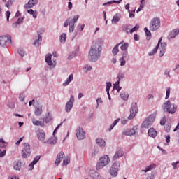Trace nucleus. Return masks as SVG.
Returning a JSON list of instances; mask_svg holds the SVG:
<instances>
[{"label":"nucleus","instance_id":"nucleus-45","mask_svg":"<svg viewBox=\"0 0 179 179\" xmlns=\"http://www.w3.org/2000/svg\"><path fill=\"white\" fill-rule=\"evenodd\" d=\"M40 159H41V156H36L34 160H33V163L34 164H36V163H38V161L40 160Z\"/></svg>","mask_w":179,"mask_h":179},{"label":"nucleus","instance_id":"nucleus-31","mask_svg":"<svg viewBox=\"0 0 179 179\" xmlns=\"http://www.w3.org/2000/svg\"><path fill=\"white\" fill-rule=\"evenodd\" d=\"M57 143L54 137H50L48 141H44V143H49L50 145H54Z\"/></svg>","mask_w":179,"mask_h":179},{"label":"nucleus","instance_id":"nucleus-35","mask_svg":"<svg viewBox=\"0 0 179 179\" xmlns=\"http://www.w3.org/2000/svg\"><path fill=\"white\" fill-rule=\"evenodd\" d=\"M22 22H23V18H18V20L13 24V27H17V26H19Z\"/></svg>","mask_w":179,"mask_h":179},{"label":"nucleus","instance_id":"nucleus-15","mask_svg":"<svg viewBox=\"0 0 179 179\" xmlns=\"http://www.w3.org/2000/svg\"><path fill=\"white\" fill-rule=\"evenodd\" d=\"M38 3V0H29L27 4L24 5L26 9H29V8H33L34 5Z\"/></svg>","mask_w":179,"mask_h":179},{"label":"nucleus","instance_id":"nucleus-5","mask_svg":"<svg viewBox=\"0 0 179 179\" xmlns=\"http://www.w3.org/2000/svg\"><path fill=\"white\" fill-rule=\"evenodd\" d=\"M110 162V157H108V155L103 156L100 158V162L98 163L96 166V170H100V169H103L104 166H107L108 163Z\"/></svg>","mask_w":179,"mask_h":179},{"label":"nucleus","instance_id":"nucleus-29","mask_svg":"<svg viewBox=\"0 0 179 179\" xmlns=\"http://www.w3.org/2000/svg\"><path fill=\"white\" fill-rule=\"evenodd\" d=\"M179 34V29H173L170 34V38H174Z\"/></svg>","mask_w":179,"mask_h":179},{"label":"nucleus","instance_id":"nucleus-1","mask_svg":"<svg viewBox=\"0 0 179 179\" xmlns=\"http://www.w3.org/2000/svg\"><path fill=\"white\" fill-rule=\"evenodd\" d=\"M101 53V46L99 43H95L94 45L91 46L89 54L88 59L94 62L100 58V54Z\"/></svg>","mask_w":179,"mask_h":179},{"label":"nucleus","instance_id":"nucleus-47","mask_svg":"<svg viewBox=\"0 0 179 179\" xmlns=\"http://www.w3.org/2000/svg\"><path fill=\"white\" fill-rule=\"evenodd\" d=\"M13 5V1L12 0H9L5 5L8 9H9V6H12Z\"/></svg>","mask_w":179,"mask_h":179},{"label":"nucleus","instance_id":"nucleus-56","mask_svg":"<svg viewBox=\"0 0 179 179\" xmlns=\"http://www.w3.org/2000/svg\"><path fill=\"white\" fill-rule=\"evenodd\" d=\"M164 124H166V117H164L162 120L160 121L161 125H164Z\"/></svg>","mask_w":179,"mask_h":179},{"label":"nucleus","instance_id":"nucleus-57","mask_svg":"<svg viewBox=\"0 0 179 179\" xmlns=\"http://www.w3.org/2000/svg\"><path fill=\"white\" fill-rule=\"evenodd\" d=\"M34 162H31L29 165V170H33V169H34Z\"/></svg>","mask_w":179,"mask_h":179},{"label":"nucleus","instance_id":"nucleus-24","mask_svg":"<svg viewBox=\"0 0 179 179\" xmlns=\"http://www.w3.org/2000/svg\"><path fill=\"white\" fill-rule=\"evenodd\" d=\"M96 143L99 145V146L102 148V149L106 147V141L103 140L102 138H97Z\"/></svg>","mask_w":179,"mask_h":179},{"label":"nucleus","instance_id":"nucleus-34","mask_svg":"<svg viewBox=\"0 0 179 179\" xmlns=\"http://www.w3.org/2000/svg\"><path fill=\"white\" fill-rule=\"evenodd\" d=\"M120 97L121 99H122V100H128V97H129L128 93L127 92L120 93Z\"/></svg>","mask_w":179,"mask_h":179},{"label":"nucleus","instance_id":"nucleus-33","mask_svg":"<svg viewBox=\"0 0 179 179\" xmlns=\"http://www.w3.org/2000/svg\"><path fill=\"white\" fill-rule=\"evenodd\" d=\"M144 31L145 35L148 36L147 40H150V37H152V32H150V31L148 30L147 27L144 28Z\"/></svg>","mask_w":179,"mask_h":179},{"label":"nucleus","instance_id":"nucleus-62","mask_svg":"<svg viewBox=\"0 0 179 179\" xmlns=\"http://www.w3.org/2000/svg\"><path fill=\"white\" fill-rule=\"evenodd\" d=\"M166 141L167 143H169L170 142V136L169 135L166 136Z\"/></svg>","mask_w":179,"mask_h":179},{"label":"nucleus","instance_id":"nucleus-20","mask_svg":"<svg viewBox=\"0 0 179 179\" xmlns=\"http://www.w3.org/2000/svg\"><path fill=\"white\" fill-rule=\"evenodd\" d=\"M162 38H163V37H161L160 39L158 41V44L157 45V46L153 49L152 52L149 53L150 56L154 55V54H156V52H157V50H159V47H160V43H162Z\"/></svg>","mask_w":179,"mask_h":179},{"label":"nucleus","instance_id":"nucleus-14","mask_svg":"<svg viewBox=\"0 0 179 179\" xmlns=\"http://www.w3.org/2000/svg\"><path fill=\"white\" fill-rule=\"evenodd\" d=\"M44 31V29H41L38 31V39H36L34 43L36 47H39L41 44V42L43 41V37L41 36V34H43Z\"/></svg>","mask_w":179,"mask_h":179},{"label":"nucleus","instance_id":"nucleus-6","mask_svg":"<svg viewBox=\"0 0 179 179\" xmlns=\"http://www.w3.org/2000/svg\"><path fill=\"white\" fill-rule=\"evenodd\" d=\"M155 122V115H150L142 123L141 128H149Z\"/></svg>","mask_w":179,"mask_h":179},{"label":"nucleus","instance_id":"nucleus-9","mask_svg":"<svg viewBox=\"0 0 179 179\" xmlns=\"http://www.w3.org/2000/svg\"><path fill=\"white\" fill-rule=\"evenodd\" d=\"M118 170H120V162H115L110 169V174L113 176V177H117Z\"/></svg>","mask_w":179,"mask_h":179},{"label":"nucleus","instance_id":"nucleus-51","mask_svg":"<svg viewBox=\"0 0 179 179\" xmlns=\"http://www.w3.org/2000/svg\"><path fill=\"white\" fill-rule=\"evenodd\" d=\"M124 78V74L122 73H119L117 76L118 80H121V79Z\"/></svg>","mask_w":179,"mask_h":179},{"label":"nucleus","instance_id":"nucleus-52","mask_svg":"<svg viewBox=\"0 0 179 179\" xmlns=\"http://www.w3.org/2000/svg\"><path fill=\"white\" fill-rule=\"evenodd\" d=\"M6 155V150H0V157H3Z\"/></svg>","mask_w":179,"mask_h":179},{"label":"nucleus","instance_id":"nucleus-41","mask_svg":"<svg viewBox=\"0 0 179 179\" xmlns=\"http://www.w3.org/2000/svg\"><path fill=\"white\" fill-rule=\"evenodd\" d=\"M119 121H120V119H117V120H115L113 122V124L110 126L109 131H111V129H113V128H114V127H115V125H117L118 124Z\"/></svg>","mask_w":179,"mask_h":179},{"label":"nucleus","instance_id":"nucleus-42","mask_svg":"<svg viewBox=\"0 0 179 179\" xmlns=\"http://www.w3.org/2000/svg\"><path fill=\"white\" fill-rule=\"evenodd\" d=\"M5 145H6V142L5 141V140H3V138H1L0 139V148H5Z\"/></svg>","mask_w":179,"mask_h":179},{"label":"nucleus","instance_id":"nucleus-25","mask_svg":"<svg viewBox=\"0 0 179 179\" xmlns=\"http://www.w3.org/2000/svg\"><path fill=\"white\" fill-rule=\"evenodd\" d=\"M73 80V74H71L69 78L63 83V86H68Z\"/></svg>","mask_w":179,"mask_h":179},{"label":"nucleus","instance_id":"nucleus-53","mask_svg":"<svg viewBox=\"0 0 179 179\" xmlns=\"http://www.w3.org/2000/svg\"><path fill=\"white\" fill-rule=\"evenodd\" d=\"M18 54H20L21 55V57H24V51L22 50V49H19L18 50Z\"/></svg>","mask_w":179,"mask_h":179},{"label":"nucleus","instance_id":"nucleus-49","mask_svg":"<svg viewBox=\"0 0 179 179\" xmlns=\"http://www.w3.org/2000/svg\"><path fill=\"white\" fill-rule=\"evenodd\" d=\"M112 85L111 83L108 82L106 83V92L108 93L110 92V88L111 87Z\"/></svg>","mask_w":179,"mask_h":179},{"label":"nucleus","instance_id":"nucleus-43","mask_svg":"<svg viewBox=\"0 0 179 179\" xmlns=\"http://www.w3.org/2000/svg\"><path fill=\"white\" fill-rule=\"evenodd\" d=\"M5 145H6V142L5 141V140H3V138H1L0 139V148H5Z\"/></svg>","mask_w":179,"mask_h":179},{"label":"nucleus","instance_id":"nucleus-50","mask_svg":"<svg viewBox=\"0 0 179 179\" xmlns=\"http://www.w3.org/2000/svg\"><path fill=\"white\" fill-rule=\"evenodd\" d=\"M129 13V17H131V18L135 17V14H134L135 13V9L130 11V13Z\"/></svg>","mask_w":179,"mask_h":179},{"label":"nucleus","instance_id":"nucleus-19","mask_svg":"<svg viewBox=\"0 0 179 179\" xmlns=\"http://www.w3.org/2000/svg\"><path fill=\"white\" fill-rule=\"evenodd\" d=\"M167 46V44L166 43H161V48H160V53L159 57H163L164 55V52H166V47Z\"/></svg>","mask_w":179,"mask_h":179},{"label":"nucleus","instance_id":"nucleus-37","mask_svg":"<svg viewBox=\"0 0 179 179\" xmlns=\"http://www.w3.org/2000/svg\"><path fill=\"white\" fill-rule=\"evenodd\" d=\"M71 162V159L69 157H66L64 160H63V166H68L69 164V162Z\"/></svg>","mask_w":179,"mask_h":179},{"label":"nucleus","instance_id":"nucleus-3","mask_svg":"<svg viewBox=\"0 0 179 179\" xmlns=\"http://www.w3.org/2000/svg\"><path fill=\"white\" fill-rule=\"evenodd\" d=\"M161 21L160 18L155 17L152 18L150 22V30L151 31H157L160 29Z\"/></svg>","mask_w":179,"mask_h":179},{"label":"nucleus","instance_id":"nucleus-11","mask_svg":"<svg viewBox=\"0 0 179 179\" xmlns=\"http://www.w3.org/2000/svg\"><path fill=\"white\" fill-rule=\"evenodd\" d=\"M73 103H75V97L73 95H71L70 97V100L66 103L65 106V111L66 113H69L72 108L73 107Z\"/></svg>","mask_w":179,"mask_h":179},{"label":"nucleus","instance_id":"nucleus-17","mask_svg":"<svg viewBox=\"0 0 179 179\" xmlns=\"http://www.w3.org/2000/svg\"><path fill=\"white\" fill-rule=\"evenodd\" d=\"M124 156V151L121 149H119L116 151L115 155L113 156L114 160H117V159H120V157H122Z\"/></svg>","mask_w":179,"mask_h":179},{"label":"nucleus","instance_id":"nucleus-59","mask_svg":"<svg viewBox=\"0 0 179 179\" xmlns=\"http://www.w3.org/2000/svg\"><path fill=\"white\" fill-rule=\"evenodd\" d=\"M123 30L124 31H126V33H129L128 26L123 27Z\"/></svg>","mask_w":179,"mask_h":179},{"label":"nucleus","instance_id":"nucleus-26","mask_svg":"<svg viewBox=\"0 0 179 179\" xmlns=\"http://www.w3.org/2000/svg\"><path fill=\"white\" fill-rule=\"evenodd\" d=\"M32 123L34 124V125H35L36 127H44V122H41V121H38L37 120H36V118H33L32 119Z\"/></svg>","mask_w":179,"mask_h":179},{"label":"nucleus","instance_id":"nucleus-63","mask_svg":"<svg viewBox=\"0 0 179 179\" xmlns=\"http://www.w3.org/2000/svg\"><path fill=\"white\" fill-rule=\"evenodd\" d=\"M147 179H155V176L153 175H150L147 177Z\"/></svg>","mask_w":179,"mask_h":179},{"label":"nucleus","instance_id":"nucleus-13","mask_svg":"<svg viewBox=\"0 0 179 179\" xmlns=\"http://www.w3.org/2000/svg\"><path fill=\"white\" fill-rule=\"evenodd\" d=\"M76 132L77 138L79 141H82L83 139H85V138H86V133L85 132V130H83V128L78 127Z\"/></svg>","mask_w":179,"mask_h":179},{"label":"nucleus","instance_id":"nucleus-18","mask_svg":"<svg viewBox=\"0 0 179 179\" xmlns=\"http://www.w3.org/2000/svg\"><path fill=\"white\" fill-rule=\"evenodd\" d=\"M51 57H52V55L51 54H47L45 56V62L49 65V66H52L54 65V63H52V60H51Z\"/></svg>","mask_w":179,"mask_h":179},{"label":"nucleus","instance_id":"nucleus-58","mask_svg":"<svg viewBox=\"0 0 179 179\" xmlns=\"http://www.w3.org/2000/svg\"><path fill=\"white\" fill-rule=\"evenodd\" d=\"M125 9L128 10L129 13H131V10H129V3L126 4Z\"/></svg>","mask_w":179,"mask_h":179},{"label":"nucleus","instance_id":"nucleus-4","mask_svg":"<svg viewBox=\"0 0 179 179\" xmlns=\"http://www.w3.org/2000/svg\"><path fill=\"white\" fill-rule=\"evenodd\" d=\"M162 108L169 114H174L177 111V106L174 103L171 104L170 101H166L164 103Z\"/></svg>","mask_w":179,"mask_h":179},{"label":"nucleus","instance_id":"nucleus-23","mask_svg":"<svg viewBox=\"0 0 179 179\" xmlns=\"http://www.w3.org/2000/svg\"><path fill=\"white\" fill-rule=\"evenodd\" d=\"M120 19H121V15L118 13L115 14L112 19V23L117 24L120 22Z\"/></svg>","mask_w":179,"mask_h":179},{"label":"nucleus","instance_id":"nucleus-55","mask_svg":"<svg viewBox=\"0 0 179 179\" xmlns=\"http://www.w3.org/2000/svg\"><path fill=\"white\" fill-rule=\"evenodd\" d=\"M144 6H145V0H141V4H140V8L141 9H143Z\"/></svg>","mask_w":179,"mask_h":179},{"label":"nucleus","instance_id":"nucleus-28","mask_svg":"<svg viewBox=\"0 0 179 179\" xmlns=\"http://www.w3.org/2000/svg\"><path fill=\"white\" fill-rule=\"evenodd\" d=\"M128 55V52H126L124 53H123V56L122 58L120 59V65L121 66H124V65H125L126 62L124 59V58H127V56Z\"/></svg>","mask_w":179,"mask_h":179},{"label":"nucleus","instance_id":"nucleus-10","mask_svg":"<svg viewBox=\"0 0 179 179\" xmlns=\"http://www.w3.org/2000/svg\"><path fill=\"white\" fill-rule=\"evenodd\" d=\"M137 113H138L137 104L136 103H133L130 108V115L129 116V120H134Z\"/></svg>","mask_w":179,"mask_h":179},{"label":"nucleus","instance_id":"nucleus-36","mask_svg":"<svg viewBox=\"0 0 179 179\" xmlns=\"http://www.w3.org/2000/svg\"><path fill=\"white\" fill-rule=\"evenodd\" d=\"M66 41V34H62L60 36V43H65Z\"/></svg>","mask_w":179,"mask_h":179},{"label":"nucleus","instance_id":"nucleus-21","mask_svg":"<svg viewBox=\"0 0 179 179\" xmlns=\"http://www.w3.org/2000/svg\"><path fill=\"white\" fill-rule=\"evenodd\" d=\"M148 135L151 138H156V136H157V132L156 131V129L150 128L148 130Z\"/></svg>","mask_w":179,"mask_h":179},{"label":"nucleus","instance_id":"nucleus-61","mask_svg":"<svg viewBox=\"0 0 179 179\" xmlns=\"http://www.w3.org/2000/svg\"><path fill=\"white\" fill-rule=\"evenodd\" d=\"M177 164H178V163H177V162L172 163V166L173 167V169H177Z\"/></svg>","mask_w":179,"mask_h":179},{"label":"nucleus","instance_id":"nucleus-12","mask_svg":"<svg viewBox=\"0 0 179 179\" xmlns=\"http://www.w3.org/2000/svg\"><path fill=\"white\" fill-rule=\"evenodd\" d=\"M123 135H126L127 136H131V135H134L136 136L138 135V127H134L132 129H127L123 132Z\"/></svg>","mask_w":179,"mask_h":179},{"label":"nucleus","instance_id":"nucleus-44","mask_svg":"<svg viewBox=\"0 0 179 179\" xmlns=\"http://www.w3.org/2000/svg\"><path fill=\"white\" fill-rule=\"evenodd\" d=\"M139 29V26L138 25H136L134 28H132L130 31L129 33L132 34L135 31H137V30Z\"/></svg>","mask_w":179,"mask_h":179},{"label":"nucleus","instance_id":"nucleus-38","mask_svg":"<svg viewBox=\"0 0 179 179\" xmlns=\"http://www.w3.org/2000/svg\"><path fill=\"white\" fill-rule=\"evenodd\" d=\"M43 113V109L40 108H36L35 109V115H41V113Z\"/></svg>","mask_w":179,"mask_h":179},{"label":"nucleus","instance_id":"nucleus-64","mask_svg":"<svg viewBox=\"0 0 179 179\" xmlns=\"http://www.w3.org/2000/svg\"><path fill=\"white\" fill-rule=\"evenodd\" d=\"M9 179H19V177L13 176L10 177Z\"/></svg>","mask_w":179,"mask_h":179},{"label":"nucleus","instance_id":"nucleus-54","mask_svg":"<svg viewBox=\"0 0 179 179\" xmlns=\"http://www.w3.org/2000/svg\"><path fill=\"white\" fill-rule=\"evenodd\" d=\"M6 15L7 17V22H9V17H10V11H6Z\"/></svg>","mask_w":179,"mask_h":179},{"label":"nucleus","instance_id":"nucleus-32","mask_svg":"<svg viewBox=\"0 0 179 179\" xmlns=\"http://www.w3.org/2000/svg\"><path fill=\"white\" fill-rule=\"evenodd\" d=\"M154 169H156V164H152L145 167V170H144L143 171L148 173V171H150V170H153Z\"/></svg>","mask_w":179,"mask_h":179},{"label":"nucleus","instance_id":"nucleus-2","mask_svg":"<svg viewBox=\"0 0 179 179\" xmlns=\"http://www.w3.org/2000/svg\"><path fill=\"white\" fill-rule=\"evenodd\" d=\"M79 20V15H76L73 19L69 21V19L66 20L64 24V27H68L69 26V33H73L75 30V23Z\"/></svg>","mask_w":179,"mask_h":179},{"label":"nucleus","instance_id":"nucleus-16","mask_svg":"<svg viewBox=\"0 0 179 179\" xmlns=\"http://www.w3.org/2000/svg\"><path fill=\"white\" fill-rule=\"evenodd\" d=\"M64 157H65V154L63 152H60L57 156V158L55 160V164L57 166H58V164H59V163H61V162H62V159H64Z\"/></svg>","mask_w":179,"mask_h":179},{"label":"nucleus","instance_id":"nucleus-7","mask_svg":"<svg viewBox=\"0 0 179 179\" xmlns=\"http://www.w3.org/2000/svg\"><path fill=\"white\" fill-rule=\"evenodd\" d=\"M23 146L22 155L24 159H26V157H29L31 155V148H30V144L27 143H24Z\"/></svg>","mask_w":179,"mask_h":179},{"label":"nucleus","instance_id":"nucleus-40","mask_svg":"<svg viewBox=\"0 0 179 179\" xmlns=\"http://www.w3.org/2000/svg\"><path fill=\"white\" fill-rule=\"evenodd\" d=\"M92 66L87 64L85 66V67L83 68V71H85V72H87V71H92Z\"/></svg>","mask_w":179,"mask_h":179},{"label":"nucleus","instance_id":"nucleus-27","mask_svg":"<svg viewBox=\"0 0 179 179\" xmlns=\"http://www.w3.org/2000/svg\"><path fill=\"white\" fill-rule=\"evenodd\" d=\"M122 43H124V41H122L121 43L117 44L114 48L112 50V52L113 54V55H117V54H118L120 50H118V47H120V44H122Z\"/></svg>","mask_w":179,"mask_h":179},{"label":"nucleus","instance_id":"nucleus-46","mask_svg":"<svg viewBox=\"0 0 179 179\" xmlns=\"http://www.w3.org/2000/svg\"><path fill=\"white\" fill-rule=\"evenodd\" d=\"M166 94L165 99L166 100H167V99L170 97V87H166Z\"/></svg>","mask_w":179,"mask_h":179},{"label":"nucleus","instance_id":"nucleus-60","mask_svg":"<svg viewBox=\"0 0 179 179\" xmlns=\"http://www.w3.org/2000/svg\"><path fill=\"white\" fill-rule=\"evenodd\" d=\"M134 40L138 41L139 40V36L136 34H134Z\"/></svg>","mask_w":179,"mask_h":179},{"label":"nucleus","instance_id":"nucleus-8","mask_svg":"<svg viewBox=\"0 0 179 179\" xmlns=\"http://www.w3.org/2000/svg\"><path fill=\"white\" fill-rule=\"evenodd\" d=\"M8 44H12V39L10 36H1L0 37V45H1V47H6Z\"/></svg>","mask_w":179,"mask_h":179},{"label":"nucleus","instance_id":"nucleus-48","mask_svg":"<svg viewBox=\"0 0 179 179\" xmlns=\"http://www.w3.org/2000/svg\"><path fill=\"white\" fill-rule=\"evenodd\" d=\"M122 1V0H120V1L113 0V1H112L108 2L107 3H108V5H111V3H121Z\"/></svg>","mask_w":179,"mask_h":179},{"label":"nucleus","instance_id":"nucleus-39","mask_svg":"<svg viewBox=\"0 0 179 179\" xmlns=\"http://www.w3.org/2000/svg\"><path fill=\"white\" fill-rule=\"evenodd\" d=\"M129 44L128 43H125L124 45H122L120 48L121 50H122V51H125L127 50H128V47H129Z\"/></svg>","mask_w":179,"mask_h":179},{"label":"nucleus","instance_id":"nucleus-22","mask_svg":"<svg viewBox=\"0 0 179 179\" xmlns=\"http://www.w3.org/2000/svg\"><path fill=\"white\" fill-rule=\"evenodd\" d=\"M38 139L41 141V142H45V134L44 132H39L37 134Z\"/></svg>","mask_w":179,"mask_h":179},{"label":"nucleus","instance_id":"nucleus-30","mask_svg":"<svg viewBox=\"0 0 179 179\" xmlns=\"http://www.w3.org/2000/svg\"><path fill=\"white\" fill-rule=\"evenodd\" d=\"M15 170H22V162H15L14 163Z\"/></svg>","mask_w":179,"mask_h":179}]
</instances>
